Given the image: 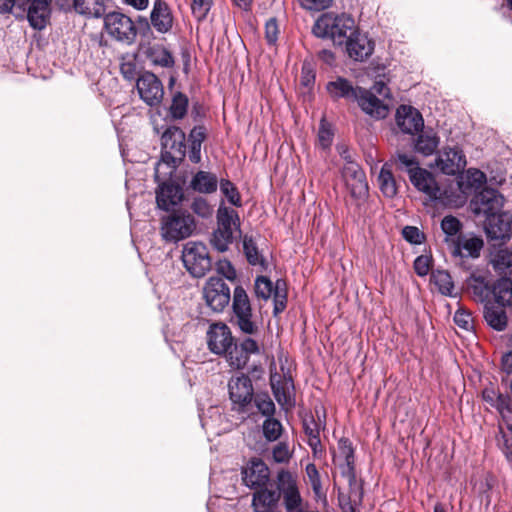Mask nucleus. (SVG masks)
<instances>
[{
	"instance_id": "nucleus-42",
	"label": "nucleus",
	"mask_w": 512,
	"mask_h": 512,
	"mask_svg": "<svg viewBox=\"0 0 512 512\" xmlns=\"http://www.w3.org/2000/svg\"><path fill=\"white\" fill-rule=\"evenodd\" d=\"M236 238V234L231 231L218 228L212 233L210 243L218 252H225Z\"/></svg>"
},
{
	"instance_id": "nucleus-7",
	"label": "nucleus",
	"mask_w": 512,
	"mask_h": 512,
	"mask_svg": "<svg viewBox=\"0 0 512 512\" xmlns=\"http://www.w3.org/2000/svg\"><path fill=\"white\" fill-rule=\"evenodd\" d=\"M185 133L176 126L167 128L161 137L162 156L169 159L174 166L178 165L186 155Z\"/></svg>"
},
{
	"instance_id": "nucleus-21",
	"label": "nucleus",
	"mask_w": 512,
	"mask_h": 512,
	"mask_svg": "<svg viewBox=\"0 0 512 512\" xmlns=\"http://www.w3.org/2000/svg\"><path fill=\"white\" fill-rule=\"evenodd\" d=\"M280 489L283 493L284 505L287 512H300L302 499L295 481L289 472H280L278 475Z\"/></svg>"
},
{
	"instance_id": "nucleus-12",
	"label": "nucleus",
	"mask_w": 512,
	"mask_h": 512,
	"mask_svg": "<svg viewBox=\"0 0 512 512\" xmlns=\"http://www.w3.org/2000/svg\"><path fill=\"white\" fill-rule=\"evenodd\" d=\"M233 339L232 332L225 323H213L209 326L207 345L212 353L222 356L233 344Z\"/></svg>"
},
{
	"instance_id": "nucleus-40",
	"label": "nucleus",
	"mask_w": 512,
	"mask_h": 512,
	"mask_svg": "<svg viewBox=\"0 0 512 512\" xmlns=\"http://www.w3.org/2000/svg\"><path fill=\"white\" fill-rule=\"evenodd\" d=\"M512 278H502L492 289L495 300L501 306L512 305Z\"/></svg>"
},
{
	"instance_id": "nucleus-22",
	"label": "nucleus",
	"mask_w": 512,
	"mask_h": 512,
	"mask_svg": "<svg viewBox=\"0 0 512 512\" xmlns=\"http://www.w3.org/2000/svg\"><path fill=\"white\" fill-rule=\"evenodd\" d=\"M346 52L350 58L355 61H364L373 52V43L366 35L359 33L356 28L347 38Z\"/></svg>"
},
{
	"instance_id": "nucleus-30",
	"label": "nucleus",
	"mask_w": 512,
	"mask_h": 512,
	"mask_svg": "<svg viewBox=\"0 0 512 512\" xmlns=\"http://www.w3.org/2000/svg\"><path fill=\"white\" fill-rule=\"evenodd\" d=\"M189 187L201 194H212L217 190L218 178L214 173L200 170L193 175Z\"/></svg>"
},
{
	"instance_id": "nucleus-14",
	"label": "nucleus",
	"mask_w": 512,
	"mask_h": 512,
	"mask_svg": "<svg viewBox=\"0 0 512 512\" xmlns=\"http://www.w3.org/2000/svg\"><path fill=\"white\" fill-rule=\"evenodd\" d=\"M436 165L444 174L455 175L465 168L466 158L459 147H446L438 154Z\"/></svg>"
},
{
	"instance_id": "nucleus-57",
	"label": "nucleus",
	"mask_w": 512,
	"mask_h": 512,
	"mask_svg": "<svg viewBox=\"0 0 512 512\" xmlns=\"http://www.w3.org/2000/svg\"><path fill=\"white\" fill-rule=\"evenodd\" d=\"M279 26L275 18H270L265 24V38L269 44H275L278 39Z\"/></svg>"
},
{
	"instance_id": "nucleus-48",
	"label": "nucleus",
	"mask_w": 512,
	"mask_h": 512,
	"mask_svg": "<svg viewBox=\"0 0 512 512\" xmlns=\"http://www.w3.org/2000/svg\"><path fill=\"white\" fill-rule=\"evenodd\" d=\"M263 434L266 440L276 441L282 434V424L279 420L272 417H268L263 422Z\"/></svg>"
},
{
	"instance_id": "nucleus-29",
	"label": "nucleus",
	"mask_w": 512,
	"mask_h": 512,
	"mask_svg": "<svg viewBox=\"0 0 512 512\" xmlns=\"http://www.w3.org/2000/svg\"><path fill=\"white\" fill-rule=\"evenodd\" d=\"M49 4L46 0H33L28 7L27 20L31 27L42 30L49 18Z\"/></svg>"
},
{
	"instance_id": "nucleus-6",
	"label": "nucleus",
	"mask_w": 512,
	"mask_h": 512,
	"mask_svg": "<svg viewBox=\"0 0 512 512\" xmlns=\"http://www.w3.org/2000/svg\"><path fill=\"white\" fill-rule=\"evenodd\" d=\"M104 27L110 37L128 45L132 44L137 36L135 23L120 12L108 13L104 18Z\"/></svg>"
},
{
	"instance_id": "nucleus-9",
	"label": "nucleus",
	"mask_w": 512,
	"mask_h": 512,
	"mask_svg": "<svg viewBox=\"0 0 512 512\" xmlns=\"http://www.w3.org/2000/svg\"><path fill=\"white\" fill-rule=\"evenodd\" d=\"M260 347L258 342L252 337H246L240 343L235 342L229 347L228 351L222 356L226 358L228 364L234 369L244 368L252 354H259Z\"/></svg>"
},
{
	"instance_id": "nucleus-47",
	"label": "nucleus",
	"mask_w": 512,
	"mask_h": 512,
	"mask_svg": "<svg viewBox=\"0 0 512 512\" xmlns=\"http://www.w3.org/2000/svg\"><path fill=\"white\" fill-rule=\"evenodd\" d=\"M254 291L258 299L267 301L274 294L275 286L269 278L258 276L255 280Z\"/></svg>"
},
{
	"instance_id": "nucleus-33",
	"label": "nucleus",
	"mask_w": 512,
	"mask_h": 512,
	"mask_svg": "<svg viewBox=\"0 0 512 512\" xmlns=\"http://www.w3.org/2000/svg\"><path fill=\"white\" fill-rule=\"evenodd\" d=\"M490 263L502 278H512V251L507 248L494 251Z\"/></svg>"
},
{
	"instance_id": "nucleus-18",
	"label": "nucleus",
	"mask_w": 512,
	"mask_h": 512,
	"mask_svg": "<svg viewBox=\"0 0 512 512\" xmlns=\"http://www.w3.org/2000/svg\"><path fill=\"white\" fill-rule=\"evenodd\" d=\"M270 385L273 395L281 407H292V391L294 384L292 377L278 372H271Z\"/></svg>"
},
{
	"instance_id": "nucleus-35",
	"label": "nucleus",
	"mask_w": 512,
	"mask_h": 512,
	"mask_svg": "<svg viewBox=\"0 0 512 512\" xmlns=\"http://www.w3.org/2000/svg\"><path fill=\"white\" fill-rule=\"evenodd\" d=\"M340 456L344 458L345 463L340 465L341 473L349 479L354 478V450L348 439H341L338 443Z\"/></svg>"
},
{
	"instance_id": "nucleus-13",
	"label": "nucleus",
	"mask_w": 512,
	"mask_h": 512,
	"mask_svg": "<svg viewBox=\"0 0 512 512\" xmlns=\"http://www.w3.org/2000/svg\"><path fill=\"white\" fill-rule=\"evenodd\" d=\"M483 246L484 242L480 237L462 234L448 246V249L452 257L462 263L464 258H478Z\"/></svg>"
},
{
	"instance_id": "nucleus-32",
	"label": "nucleus",
	"mask_w": 512,
	"mask_h": 512,
	"mask_svg": "<svg viewBox=\"0 0 512 512\" xmlns=\"http://www.w3.org/2000/svg\"><path fill=\"white\" fill-rule=\"evenodd\" d=\"M303 429L308 438L307 444L312 449L314 456L322 453L323 447L320 440L322 424L317 422L313 416H307L303 419Z\"/></svg>"
},
{
	"instance_id": "nucleus-34",
	"label": "nucleus",
	"mask_w": 512,
	"mask_h": 512,
	"mask_svg": "<svg viewBox=\"0 0 512 512\" xmlns=\"http://www.w3.org/2000/svg\"><path fill=\"white\" fill-rule=\"evenodd\" d=\"M74 9L77 13L99 18L105 13L104 0H73Z\"/></svg>"
},
{
	"instance_id": "nucleus-28",
	"label": "nucleus",
	"mask_w": 512,
	"mask_h": 512,
	"mask_svg": "<svg viewBox=\"0 0 512 512\" xmlns=\"http://www.w3.org/2000/svg\"><path fill=\"white\" fill-rule=\"evenodd\" d=\"M326 90L334 100L344 98L346 100L355 101L360 87H354L346 78L337 77L335 80L327 83Z\"/></svg>"
},
{
	"instance_id": "nucleus-41",
	"label": "nucleus",
	"mask_w": 512,
	"mask_h": 512,
	"mask_svg": "<svg viewBox=\"0 0 512 512\" xmlns=\"http://www.w3.org/2000/svg\"><path fill=\"white\" fill-rule=\"evenodd\" d=\"M441 229L445 234L444 241L447 244V247L462 235L460 233L462 229V224L456 217L452 215L445 216L442 219Z\"/></svg>"
},
{
	"instance_id": "nucleus-8",
	"label": "nucleus",
	"mask_w": 512,
	"mask_h": 512,
	"mask_svg": "<svg viewBox=\"0 0 512 512\" xmlns=\"http://www.w3.org/2000/svg\"><path fill=\"white\" fill-rule=\"evenodd\" d=\"M206 304L215 312H221L229 304L230 288L220 277H210L203 289Z\"/></svg>"
},
{
	"instance_id": "nucleus-19",
	"label": "nucleus",
	"mask_w": 512,
	"mask_h": 512,
	"mask_svg": "<svg viewBox=\"0 0 512 512\" xmlns=\"http://www.w3.org/2000/svg\"><path fill=\"white\" fill-rule=\"evenodd\" d=\"M475 212L484 214L486 218L501 211L504 197L493 188H484L474 200Z\"/></svg>"
},
{
	"instance_id": "nucleus-20",
	"label": "nucleus",
	"mask_w": 512,
	"mask_h": 512,
	"mask_svg": "<svg viewBox=\"0 0 512 512\" xmlns=\"http://www.w3.org/2000/svg\"><path fill=\"white\" fill-rule=\"evenodd\" d=\"M396 123L403 133L411 135L422 131L424 127L421 113L409 105H401L397 108Z\"/></svg>"
},
{
	"instance_id": "nucleus-51",
	"label": "nucleus",
	"mask_w": 512,
	"mask_h": 512,
	"mask_svg": "<svg viewBox=\"0 0 512 512\" xmlns=\"http://www.w3.org/2000/svg\"><path fill=\"white\" fill-rule=\"evenodd\" d=\"M274 315H278L283 312L286 308L287 296L285 291V282L277 280L275 283L274 291Z\"/></svg>"
},
{
	"instance_id": "nucleus-36",
	"label": "nucleus",
	"mask_w": 512,
	"mask_h": 512,
	"mask_svg": "<svg viewBox=\"0 0 512 512\" xmlns=\"http://www.w3.org/2000/svg\"><path fill=\"white\" fill-rule=\"evenodd\" d=\"M483 315L487 324L493 329L503 331L506 328L507 316L502 308L486 304Z\"/></svg>"
},
{
	"instance_id": "nucleus-53",
	"label": "nucleus",
	"mask_w": 512,
	"mask_h": 512,
	"mask_svg": "<svg viewBox=\"0 0 512 512\" xmlns=\"http://www.w3.org/2000/svg\"><path fill=\"white\" fill-rule=\"evenodd\" d=\"M212 2L213 0H193L191 4L193 16L198 21L204 20L212 7Z\"/></svg>"
},
{
	"instance_id": "nucleus-52",
	"label": "nucleus",
	"mask_w": 512,
	"mask_h": 512,
	"mask_svg": "<svg viewBox=\"0 0 512 512\" xmlns=\"http://www.w3.org/2000/svg\"><path fill=\"white\" fill-rule=\"evenodd\" d=\"M190 208L196 215L204 219L211 217L213 214V207L203 197L194 198Z\"/></svg>"
},
{
	"instance_id": "nucleus-37",
	"label": "nucleus",
	"mask_w": 512,
	"mask_h": 512,
	"mask_svg": "<svg viewBox=\"0 0 512 512\" xmlns=\"http://www.w3.org/2000/svg\"><path fill=\"white\" fill-rule=\"evenodd\" d=\"M145 54L153 65L161 67H172L174 65V59L171 53L163 46H150L146 49Z\"/></svg>"
},
{
	"instance_id": "nucleus-23",
	"label": "nucleus",
	"mask_w": 512,
	"mask_h": 512,
	"mask_svg": "<svg viewBox=\"0 0 512 512\" xmlns=\"http://www.w3.org/2000/svg\"><path fill=\"white\" fill-rule=\"evenodd\" d=\"M410 181L414 187L426 194L430 200L440 198V187L437 184L433 174L426 169H413L410 171Z\"/></svg>"
},
{
	"instance_id": "nucleus-2",
	"label": "nucleus",
	"mask_w": 512,
	"mask_h": 512,
	"mask_svg": "<svg viewBox=\"0 0 512 512\" xmlns=\"http://www.w3.org/2000/svg\"><path fill=\"white\" fill-rule=\"evenodd\" d=\"M196 228L194 218L187 212L175 211L161 219L160 233L167 242H178L192 235Z\"/></svg>"
},
{
	"instance_id": "nucleus-38",
	"label": "nucleus",
	"mask_w": 512,
	"mask_h": 512,
	"mask_svg": "<svg viewBox=\"0 0 512 512\" xmlns=\"http://www.w3.org/2000/svg\"><path fill=\"white\" fill-rule=\"evenodd\" d=\"M378 185L384 196L393 198L397 194L396 180L388 164H384L378 175Z\"/></svg>"
},
{
	"instance_id": "nucleus-17",
	"label": "nucleus",
	"mask_w": 512,
	"mask_h": 512,
	"mask_svg": "<svg viewBox=\"0 0 512 512\" xmlns=\"http://www.w3.org/2000/svg\"><path fill=\"white\" fill-rule=\"evenodd\" d=\"M270 478L268 466L258 458L252 459L242 470L243 483L251 488L258 489L266 486Z\"/></svg>"
},
{
	"instance_id": "nucleus-59",
	"label": "nucleus",
	"mask_w": 512,
	"mask_h": 512,
	"mask_svg": "<svg viewBox=\"0 0 512 512\" xmlns=\"http://www.w3.org/2000/svg\"><path fill=\"white\" fill-rule=\"evenodd\" d=\"M396 161L400 167L406 168L409 175L410 171L413 169H420L414 156H410L405 153H398L396 156Z\"/></svg>"
},
{
	"instance_id": "nucleus-31",
	"label": "nucleus",
	"mask_w": 512,
	"mask_h": 512,
	"mask_svg": "<svg viewBox=\"0 0 512 512\" xmlns=\"http://www.w3.org/2000/svg\"><path fill=\"white\" fill-rule=\"evenodd\" d=\"M217 227L240 235V219L233 208L220 204L217 210Z\"/></svg>"
},
{
	"instance_id": "nucleus-54",
	"label": "nucleus",
	"mask_w": 512,
	"mask_h": 512,
	"mask_svg": "<svg viewBox=\"0 0 512 512\" xmlns=\"http://www.w3.org/2000/svg\"><path fill=\"white\" fill-rule=\"evenodd\" d=\"M272 457L277 463H287L292 457V452L286 442H279L272 450Z\"/></svg>"
},
{
	"instance_id": "nucleus-39",
	"label": "nucleus",
	"mask_w": 512,
	"mask_h": 512,
	"mask_svg": "<svg viewBox=\"0 0 512 512\" xmlns=\"http://www.w3.org/2000/svg\"><path fill=\"white\" fill-rule=\"evenodd\" d=\"M439 144V138L433 131H421L415 142V150L425 156L434 153Z\"/></svg>"
},
{
	"instance_id": "nucleus-11",
	"label": "nucleus",
	"mask_w": 512,
	"mask_h": 512,
	"mask_svg": "<svg viewBox=\"0 0 512 512\" xmlns=\"http://www.w3.org/2000/svg\"><path fill=\"white\" fill-rule=\"evenodd\" d=\"M342 177L352 197L362 198L368 193L366 175L356 161H349L342 168Z\"/></svg>"
},
{
	"instance_id": "nucleus-55",
	"label": "nucleus",
	"mask_w": 512,
	"mask_h": 512,
	"mask_svg": "<svg viewBox=\"0 0 512 512\" xmlns=\"http://www.w3.org/2000/svg\"><path fill=\"white\" fill-rule=\"evenodd\" d=\"M315 82V73L309 63H304L301 70L300 84L310 90Z\"/></svg>"
},
{
	"instance_id": "nucleus-45",
	"label": "nucleus",
	"mask_w": 512,
	"mask_h": 512,
	"mask_svg": "<svg viewBox=\"0 0 512 512\" xmlns=\"http://www.w3.org/2000/svg\"><path fill=\"white\" fill-rule=\"evenodd\" d=\"M431 281L438 287L443 295L451 296L454 290V284L450 274L444 270H436L431 274Z\"/></svg>"
},
{
	"instance_id": "nucleus-15",
	"label": "nucleus",
	"mask_w": 512,
	"mask_h": 512,
	"mask_svg": "<svg viewBox=\"0 0 512 512\" xmlns=\"http://www.w3.org/2000/svg\"><path fill=\"white\" fill-rule=\"evenodd\" d=\"M485 231L488 238L493 240H508L512 237V215L498 212L486 218Z\"/></svg>"
},
{
	"instance_id": "nucleus-64",
	"label": "nucleus",
	"mask_w": 512,
	"mask_h": 512,
	"mask_svg": "<svg viewBox=\"0 0 512 512\" xmlns=\"http://www.w3.org/2000/svg\"><path fill=\"white\" fill-rule=\"evenodd\" d=\"M319 142L323 148H327L330 146L332 142L333 134L332 132L325 128L323 125L319 129Z\"/></svg>"
},
{
	"instance_id": "nucleus-3",
	"label": "nucleus",
	"mask_w": 512,
	"mask_h": 512,
	"mask_svg": "<svg viewBox=\"0 0 512 512\" xmlns=\"http://www.w3.org/2000/svg\"><path fill=\"white\" fill-rule=\"evenodd\" d=\"M233 321L239 330L249 336L259 332V325L253 319L250 299L243 287L237 286L234 289L232 298Z\"/></svg>"
},
{
	"instance_id": "nucleus-58",
	"label": "nucleus",
	"mask_w": 512,
	"mask_h": 512,
	"mask_svg": "<svg viewBox=\"0 0 512 512\" xmlns=\"http://www.w3.org/2000/svg\"><path fill=\"white\" fill-rule=\"evenodd\" d=\"M402 235L406 241L412 244H420L424 238L423 233L417 227L406 226L402 230Z\"/></svg>"
},
{
	"instance_id": "nucleus-62",
	"label": "nucleus",
	"mask_w": 512,
	"mask_h": 512,
	"mask_svg": "<svg viewBox=\"0 0 512 512\" xmlns=\"http://www.w3.org/2000/svg\"><path fill=\"white\" fill-rule=\"evenodd\" d=\"M369 91L375 93V95L380 97L381 99H383L384 102H385V100L391 98L390 89L381 80L380 81H376Z\"/></svg>"
},
{
	"instance_id": "nucleus-27",
	"label": "nucleus",
	"mask_w": 512,
	"mask_h": 512,
	"mask_svg": "<svg viewBox=\"0 0 512 512\" xmlns=\"http://www.w3.org/2000/svg\"><path fill=\"white\" fill-rule=\"evenodd\" d=\"M466 283L468 290L476 301H486L492 292L487 279V273H480L478 270H475L467 278Z\"/></svg>"
},
{
	"instance_id": "nucleus-46",
	"label": "nucleus",
	"mask_w": 512,
	"mask_h": 512,
	"mask_svg": "<svg viewBox=\"0 0 512 512\" xmlns=\"http://www.w3.org/2000/svg\"><path fill=\"white\" fill-rule=\"evenodd\" d=\"M188 108V98L181 92L176 93L173 96L172 104L170 106L169 112L173 119H182L186 113Z\"/></svg>"
},
{
	"instance_id": "nucleus-60",
	"label": "nucleus",
	"mask_w": 512,
	"mask_h": 512,
	"mask_svg": "<svg viewBox=\"0 0 512 512\" xmlns=\"http://www.w3.org/2000/svg\"><path fill=\"white\" fill-rule=\"evenodd\" d=\"M217 271L228 280L233 281L236 278V270L227 260H219L217 262Z\"/></svg>"
},
{
	"instance_id": "nucleus-26",
	"label": "nucleus",
	"mask_w": 512,
	"mask_h": 512,
	"mask_svg": "<svg viewBox=\"0 0 512 512\" xmlns=\"http://www.w3.org/2000/svg\"><path fill=\"white\" fill-rule=\"evenodd\" d=\"M255 490L252 499L254 512H269L276 506L281 496L278 489H269L266 486Z\"/></svg>"
},
{
	"instance_id": "nucleus-25",
	"label": "nucleus",
	"mask_w": 512,
	"mask_h": 512,
	"mask_svg": "<svg viewBox=\"0 0 512 512\" xmlns=\"http://www.w3.org/2000/svg\"><path fill=\"white\" fill-rule=\"evenodd\" d=\"M151 24L159 33H167L173 24V17L166 2L156 0L150 15Z\"/></svg>"
},
{
	"instance_id": "nucleus-16",
	"label": "nucleus",
	"mask_w": 512,
	"mask_h": 512,
	"mask_svg": "<svg viewBox=\"0 0 512 512\" xmlns=\"http://www.w3.org/2000/svg\"><path fill=\"white\" fill-rule=\"evenodd\" d=\"M355 101H357L362 111L372 118L384 119L389 113L388 103L384 102L383 99L376 96L375 93L361 87Z\"/></svg>"
},
{
	"instance_id": "nucleus-63",
	"label": "nucleus",
	"mask_w": 512,
	"mask_h": 512,
	"mask_svg": "<svg viewBox=\"0 0 512 512\" xmlns=\"http://www.w3.org/2000/svg\"><path fill=\"white\" fill-rule=\"evenodd\" d=\"M332 0H302L301 4L304 8L310 10H322L329 7Z\"/></svg>"
},
{
	"instance_id": "nucleus-10",
	"label": "nucleus",
	"mask_w": 512,
	"mask_h": 512,
	"mask_svg": "<svg viewBox=\"0 0 512 512\" xmlns=\"http://www.w3.org/2000/svg\"><path fill=\"white\" fill-rule=\"evenodd\" d=\"M140 98L149 106L161 103L164 96V88L158 77L151 72H144L136 83Z\"/></svg>"
},
{
	"instance_id": "nucleus-61",
	"label": "nucleus",
	"mask_w": 512,
	"mask_h": 512,
	"mask_svg": "<svg viewBox=\"0 0 512 512\" xmlns=\"http://www.w3.org/2000/svg\"><path fill=\"white\" fill-rule=\"evenodd\" d=\"M454 322L465 330H469L472 327L471 315L465 311H457L454 315Z\"/></svg>"
},
{
	"instance_id": "nucleus-4",
	"label": "nucleus",
	"mask_w": 512,
	"mask_h": 512,
	"mask_svg": "<svg viewBox=\"0 0 512 512\" xmlns=\"http://www.w3.org/2000/svg\"><path fill=\"white\" fill-rule=\"evenodd\" d=\"M228 390L232 411L242 415H249L255 396L250 377L245 374L232 377L228 383Z\"/></svg>"
},
{
	"instance_id": "nucleus-24",
	"label": "nucleus",
	"mask_w": 512,
	"mask_h": 512,
	"mask_svg": "<svg viewBox=\"0 0 512 512\" xmlns=\"http://www.w3.org/2000/svg\"><path fill=\"white\" fill-rule=\"evenodd\" d=\"M183 197L182 189L172 182H164L159 186L156 193V202L159 208L168 211L181 202Z\"/></svg>"
},
{
	"instance_id": "nucleus-5",
	"label": "nucleus",
	"mask_w": 512,
	"mask_h": 512,
	"mask_svg": "<svg viewBox=\"0 0 512 512\" xmlns=\"http://www.w3.org/2000/svg\"><path fill=\"white\" fill-rule=\"evenodd\" d=\"M182 261L187 271L194 277H203L211 268V259L203 243L188 242L184 245Z\"/></svg>"
},
{
	"instance_id": "nucleus-50",
	"label": "nucleus",
	"mask_w": 512,
	"mask_h": 512,
	"mask_svg": "<svg viewBox=\"0 0 512 512\" xmlns=\"http://www.w3.org/2000/svg\"><path fill=\"white\" fill-rule=\"evenodd\" d=\"M220 190L222 194L227 198L228 202L236 207L242 206L241 196L235 187V185L226 179L220 181Z\"/></svg>"
},
{
	"instance_id": "nucleus-43",
	"label": "nucleus",
	"mask_w": 512,
	"mask_h": 512,
	"mask_svg": "<svg viewBox=\"0 0 512 512\" xmlns=\"http://www.w3.org/2000/svg\"><path fill=\"white\" fill-rule=\"evenodd\" d=\"M305 471L308 478V482L311 485V488L314 492L315 499L318 501L320 500L326 502V493L322 488L320 474L315 464H308L306 466Z\"/></svg>"
},
{
	"instance_id": "nucleus-1",
	"label": "nucleus",
	"mask_w": 512,
	"mask_h": 512,
	"mask_svg": "<svg viewBox=\"0 0 512 512\" xmlns=\"http://www.w3.org/2000/svg\"><path fill=\"white\" fill-rule=\"evenodd\" d=\"M354 19L345 13L326 12L315 21L312 32L322 39L331 40L334 45L342 46L355 29Z\"/></svg>"
},
{
	"instance_id": "nucleus-44",
	"label": "nucleus",
	"mask_w": 512,
	"mask_h": 512,
	"mask_svg": "<svg viewBox=\"0 0 512 512\" xmlns=\"http://www.w3.org/2000/svg\"><path fill=\"white\" fill-rule=\"evenodd\" d=\"M243 250L248 263L252 266L260 265L265 266V259L259 252L258 247L252 237L244 236L243 238Z\"/></svg>"
},
{
	"instance_id": "nucleus-49",
	"label": "nucleus",
	"mask_w": 512,
	"mask_h": 512,
	"mask_svg": "<svg viewBox=\"0 0 512 512\" xmlns=\"http://www.w3.org/2000/svg\"><path fill=\"white\" fill-rule=\"evenodd\" d=\"M254 405L258 411L266 418L272 417L275 413V404L268 394H256L253 398Z\"/></svg>"
},
{
	"instance_id": "nucleus-56",
	"label": "nucleus",
	"mask_w": 512,
	"mask_h": 512,
	"mask_svg": "<svg viewBox=\"0 0 512 512\" xmlns=\"http://www.w3.org/2000/svg\"><path fill=\"white\" fill-rule=\"evenodd\" d=\"M431 269V258L426 255L418 256L414 261V270L418 276H426Z\"/></svg>"
}]
</instances>
